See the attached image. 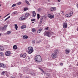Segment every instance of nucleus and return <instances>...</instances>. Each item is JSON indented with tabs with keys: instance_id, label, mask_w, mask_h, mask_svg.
<instances>
[{
	"instance_id": "1",
	"label": "nucleus",
	"mask_w": 78,
	"mask_h": 78,
	"mask_svg": "<svg viewBox=\"0 0 78 78\" xmlns=\"http://www.w3.org/2000/svg\"><path fill=\"white\" fill-rule=\"evenodd\" d=\"M35 60L37 62H41L42 61L41 57L40 55H36L35 57Z\"/></svg>"
},
{
	"instance_id": "2",
	"label": "nucleus",
	"mask_w": 78,
	"mask_h": 78,
	"mask_svg": "<svg viewBox=\"0 0 78 78\" xmlns=\"http://www.w3.org/2000/svg\"><path fill=\"white\" fill-rule=\"evenodd\" d=\"M54 53L52 54L51 55L52 58L53 59L56 58L57 57V53H59V51L57 50H55L54 51Z\"/></svg>"
},
{
	"instance_id": "3",
	"label": "nucleus",
	"mask_w": 78,
	"mask_h": 78,
	"mask_svg": "<svg viewBox=\"0 0 78 78\" xmlns=\"http://www.w3.org/2000/svg\"><path fill=\"white\" fill-rule=\"evenodd\" d=\"M54 33L53 32H45L44 34V36H46L48 37H50V36L52 35V34H53Z\"/></svg>"
},
{
	"instance_id": "4",
	"label": "nucleus",
	"mask_w": 78,
	"mask_h": 78,
	"mask_svg": "<svg viewBox=\"0 0 78 78\" xmlns=\"http://www.w3.org/2000/svg\"><path fill=\"white\" fill-rule=\"evenodd\" d=\"M28 53L29 54H31L34 50H33V48L32 47H29L28 48Z\"/></svg>"
},
{
	"instance_id": "5",
	"label": "nucleus",
	"mask_w": 78,
	"mask_h": 78,
	"mask_svg": "<svg viewBox=\"0 0 78 78\" xmlns=\"http://www.w3.org/2000/svg\"><path fill=\"white\" fill-rule=\"evenodd\" d=\"M73 14V12H70L69 14H66V17H71L72 16Z\"/></svg>"
},
{
	"instance_id": "6",
	"label": "nucleus",
	"mask_w": 78,
	"mask_h": 78,
	"mask_svg": "<svg viewBox=\"0 0 78 78\" xmlns=\"http://www.w3.org/2000/svg\"><path fill=\"white\" fill-rule=\"evenodd\" d=\"M28 71H29V69L25 67L23 69V72L24 73H26L28 72Z\"/></svg>"
},
{
	"instance_id": "7",
	"label": "nucleus",
	"mask_w": 78,
	"mask_h": 78,
	"mask_svg": "<svg viewBox=\"0 0 78 78\" xmlns=\"http://www.w3.org/2000/svg\"><path fill=\"white\" fill-rule=\"evenodd\" d=\"M10 55H11V52L9 51H7L5 53V55L7 56H10Z\"/></svg>"
},
{
	"instance_id": "8",
	"label": "nucleus",
	"mask_w": 78,
	"mask_h": 78,
	"mask_svg": "<svg viewBox=\"0 0 78 78\" xmlns=\"http://www.w3.org/2000/svg\"><path fill=\"white\" fill-rule=\"evenodd\" d=\"M63 28H67V23H65L63 24Z\"/></svg>"
},
{
	"instance_id": "9",
	"label": "nucleus",
	"mask_w": 78,
	"mask_h": 78,
	"mask_svg": "<svg viewBox=\"0 0 78 78\" xmlns=\"http://www.w3.org/2000/svg\"><path fill=\"white\" fill-rule=\"evenodd\" d=\"M48 17H49V18H50V19H53V18H54V15H51L49 14L48 15Z\"/></svg>"
},
{
	"instance_id": "10",
	"label": "nucleus",
	"mask_w": 78,
	"mask_h": 78,
	"mask_svg": "<svg viewBox=\"0 0 78 78\" xmlns=\"http://www.w3.org/2000/svg\"><path fill=\"white\" fill-rule=\"evenodd\" d=\"M56 9V7H52L50 8V11H55Z\"/></svg>"
},
{
	"instance_id": "11",
	"label": "nucleus",
	"mask_w": 78,
	"mask_h": 78,
	"mask_svg": "<svg viewBox=\"0 0 78 78\" xmlns=\"http://www.w3.org/2000/svg\"><path fill=\"white\" fill-rule=\"evenodd\" d=\"M65 51L66 53V54H68V53H70V50L68 49H66Z\"/></svg>"
},
{
	"instance_id": "12",
	"label": "nucleus",
	"mask_w": 78,
	"mask_h": 78,
	"mask_svg": "<svg viewBox=\"0 0 78 78\" xmlns=\"http://www.w3.org/2000/svg\"><path fill=\"white\" fill-rule=\"evenodd\" d=\"M32 13L33 14L32 16L33 17L36 16V12H35V11L32 12Z\"/></svg>"
},
{
	"instance_id": "13",
	"label": "nucleus",
	"mask_w": 78,
	"mask_h": 78,
	"mask_svg": "<svg viewBox=\"0 0 78 78\" xmlns=\"http://www.w3.org/2000/svg\"><path fill=\"white\" fill-rule=\"evenodd\" d=\"M4 50V48L2 46H0V51H3Z\"/></svg>"
},
{
	"instance_id": "14",
	"label": "nucleus",
	"mask_w": 78,
	"mask_h": 78,
	"mask_svg": "<svg viewBox=\"0 0 78 78\" xmlns=\"http://www.w3.org/2000/svg\"><path fill=\"white\" fill-rule=\"evenodd\" d=\"M13 47L14 50H16V49H17V46L16 45H14Z\"/></svg>"
},
{
	"instance_id": "15",
	"label": "nucleus",
	"mask_w": 78,
	"mask_h": 78,
	"mask_svg": "<svg viewBox=\"0 0 78 78\" xmlns=\"http://www.w3.org/2000/svg\"><path fill=\"white\" fill-rule=\"evenodd\" d=\"M23 38L24 39H28V36L27 35H24L23 36Z\"/></svg>"
},
{
	"instance_id": "16",
	"label": "nucleus",
	"mask_w": 78,
	"mask_h": 78,
	"mask_svg": "<svg viewBox=\"0 0 78 78\" xmlns=\"http://www.w3.org/2000/svg\"><path fill=\"white\" fill-rule=\"evenodd\" d=\"M7 27H8V25L6 24L4 26V27H3V29H4V30H6Z\"/></svg>"
},
{
	"instance_id": "17",
	"label": "nucleus",
	"mask_w": 78,
	"mask_h": 78,
	"mask_svg": "<svg viewBox=\"0 0 78 78\" xmlns=\"http://www.w3.org/2000/svg\"><path fill=\"white\" fill-rule=\"evenodd\" d=\"M38 68L39 69L41 70V71L42 72V73H45V72H44V70L42 69L41 68Z\"/></svg>"
},
{
	"instance_id": "18",
	"label": "nucleus",
	"mask_w": 78,
	"mask_h": 78,
	"mask_svg": "<svg viewBox=\"0 0 78 78\" xmlns=\"http://www.w3.org/2000/svg\"><path fill=\"white\" fill-rule=\"evenodd\" d=\"M0 67H5V66L3 63H0Z\"/></svg>"
},
{
	"instance_id": "19",
	"label": "nucleus",
	"mask_w": 78,
	"mask_h": 78,
	"mask_svg": "<svg viewBox=\"0 0 78 78\" xmlns=\"http://www.w3.org/2000/svg\"><path fill=\"white\" fill-rule=\"evenodd\" d=\"M26 17H29L30 16V13H26L25 14Z\"/></svg>"
},
{
	"instance_id": "20",
	"label": "nucleus",
	"mask_w": 78,
	"mask_h": 78,
	"mask_svg": "<svg viewBox=\"0 0 78 78\" xmlns=\"http://www.w3.org/2000/svg\"><path fill=\"white\" fill-rule=\"evenodd\" d=\"M26 25H24L22 26L21 27V29H24V28H26Z\"/></svg>"
},
{
	"instance_id": "21",
	"label": "nucleus",
	"mask_w": 78,
	"mask_h": 78,
	"mask_svg": "<svg viewBox=\"0 0 78 78\" xmlns=\"http://www.w3.org/2000/svg\"><path fill=\"white\" fill-rule=\"evenodd\" d=\"M15 28L16 29V30H17V29L18 28V26H17V25L15 24Z\"/></svg>"
},
{
	"instance_id": "22",
	"label": "nucleus",
	"mask_w": 78,
	"mask_h": 78,
	"mask_svg": "<svg viewBox=\"0 0 78 78\" xmlns=\"http://www.w3.org/2000/svg\"><path fill=\"white\" fill-rule=\"evenodd\" d=\"M41 31H42V29H40L38 30L37 33H40Z\"/></svg>"
},
{
	"instance_id": "23",
	"label": "nucleus",
	"mask_w": 78,
	"mask_h": 78,
	"mask_svg": "<svg viewBox=\"0 0 78 78\" xmlns=\"http://www.w3.org/2000/svg\"><path fill=\"white\" fill-rule=\"evenodd\" d=\"M17 14V11H15L12 13V14H13V15H15V14Z\"/></svg>"
},
{
	"instance_id": "24",
	"label": "nucleus",
	"mask_w": 78,
	"mask_h": 78,
	"mask_svg": "<svg viewBox=\"0 0 78 78\" xmlns=\"http://www.w3.org/2000/svg\"><path fill=\"white\" fill-rule=\"evenodd\" d=\"M37 19L38 20H39L40 19V15L39 14H37Z\"/></svg>"
},
{
	"instance_id": "25",
	"label": "nucleus",
	"mask_w": 78,
	"mask_h": 78,
	"mask_svg": "<svg viewBox=\"0 0 78 78\" xmlns=\"http://www.w3.org/2000/svg\"><path fill=\"white\" fill-rule=\"evenodd\" d=\"M20 20H25L24 19V18H23V17L22 16L20 18Z\"/></svg>"
},
{
	"instance_id": "26",
	"label": "nucleus",
	"mask_w": 78,
	"mask_h": 78,
	"mask_svg": "<svg viewBox=\"0 0 78 78\" xmlns=\"http://www.w3.org/2000/svg\"><path fill=\"white\" fill-rule=\"evenodd\" d=\"M27 56V54L25 53L23 55V58H25V57H26V56Z\"/></svg>"
},
{
	"instance_id": "27",
	"label": "nucleus",
	"mask_w": 78,
	"mask_h": 78,
	"mask_svg": "<svg viewBox=\"0 0 78 78\" xmlns=\"http://www.w3.org/2000/svg\"><path fill=\"white\" fill-rule=\"evenodd\" d=\"M10 18V16H9L6 19H5L4 21H6L7 20H8V19H9Z\"/></svg>"
},
{
	"instance_id": "28",
	"label": "nucleus",
	"mask_w": 78,
	"mask_h": 78,
	"mask_svg": "<svg viewBox=\"0 0 78 78\" xmlns=\"http://www.w3.org/2000/svg\"><path fill=\"white\" fill-rule=\"evenodd\" d=\"M22 17L24 18V20H26L27 19V18L26 17V16H22Z\"/></svg>"
},
{
	"instance_id": "29",
	"label": "nucleus",
	"mask_w": 78,
	"mask_h": 78,
	"mask_svg": "<svg viewBox=\"0 0 78 78\" xmlns=\"http://www.w3.org/2000/svg\"><path fill=\"white\" fill-rule=\"evenodd\" d=\"M32 32H34V33H35L36 30V29H35L34 28L32 30Z\"/></svg>"
},
{
	"instance_id": "30",
	"label": "nucleus",
	"mask_w": 78,
	"mask_h": 78,
	"mask_svg": "<svg viewBox=\"0 0 78 78\" xmlns=\"http://www.w3.org/2000/svg\"><path fill=\"white\" fill-rule=\"evenodd\" d=\"M16 6V4H13L12 6V7H14Z\"/></svg>"
},
{
	"instance_id": "31",
	"label": "nucleus",
	"mask_w": 78,
	"mask_h": 78,
	"mask_svg": "<svg viewBox=\"0 0 78 78\" xmlns=\"http://www.w3.org/2000/svg\"><path fill=\"white\" fill-rule=\"evenodd\" d=\"M28 9V8H24V11H27Z\"/></svg>"
},
{
	"instance_id": "32",
	"label": "nucleus",
	"mask_w": 78,
	"mask_h": 78,
	"mask_svg": "<svg viewBox=\"0 0 78 78\" xmlns=\"http://www.w3.org/2000/svg\"><path fill=\"white\" fill-rule=\"evenodd\" d=\"M0 56H3V53L0 52Z\"/></svg>"
},
{
	"instance_id": "33",
	"label": "nucleus",
	"mask_w": 78,
	"mask_h": 78,
	"mask_svg": "<svg viewBox=\"0 0 78 78\" xmlns=\"http://www.w3.org/2000/svg\"><path fill=\"white\" fill-rule=\"evenodd\" d=\"M11 31H9L7 32V34H11Z\"/></svg>"
},
{
	"instance_id": "34",
	"label": "nucleus",
	"mask_w": 78,
	"mask_h": 78,
	"mask_svg": "<svg viewBox=\"0 0 78 78\" xmlns=\"http://www.w3.org/2000/svg\"><path fill=\"white\" fill-rule=\"evenodd\" d=\"M5 72L3 71L2 73L1 74L2 75H5Z\"/></svg>"
},
{
	"instance_id": "35",
	"label": "nucleus",
	"mask_w": 78,
	"mask_h": 78,
	"mask_svg": "<svg viewBox=\"0 0 78 78\" xmlns=\"http://www.w3.org/2000/svg\"><path fill=\"white\" fill-rule=\"evenodd\" d=\"M25 2L26 3H27V4H28V5H29V4H30L29 3V2H28V1H25Z\"/></svg>"
},
{
	"instance_id": "36",
	"label": "nucleus",
	"mask_w": 78,
	"mask_h": 78,
	"mask_svg": "<svg viewBox=\"0 0 78 78\" xmlns=\"http://www.w3.org/2000/svg\"><path fill=\"white\" fill-rule=\"evenodd\" d=\"M38 12H41V8H39L38 9Z\"/></svg>"
},
{
	"instance_id": "37",
	"label": "nucleus",
	"mask_w": 78,
	"mask_h": 78,
	"mask_svg": "<svg viewBox=\"0 0 78 78\" xmlns=\"http://www.w3.org/2000/svg\"><path fill=\"white\" fill-rule=\"evenodd\" d=\"M20 4H21V2H20L17 3V5H20Z\"/></svg>"
},
{
	"instance_id": "38",
	"label": "nucleus",
	"mask_w": 78,
	"mask_h": 78,
	"mask_svg": "<svg viewBox=\"0 0 78 78\" xmlns=\"http://www.w3.org/2000/svg\"><path fill=\"white\" fill-rule=\"evenodd\" d=\"M43 20V18L42 17L41 19V20H40L41 22H42Z\"/></svg>"
},
{
	"instance_id": "39",
	"label": "nucleus",
	"mask_w": 78,
	"mask_h": 78,
	"mask_svg": "<svg viewBox=\"0 0 78 78\" xmlns=\"http://www.w3.org/2000/svg\"><path fill=\"white\" fill-rule=\"evenodd\" d=\"M46 75L48 76H50V74H49V73H47Z\"/></svg>"
},
{
	"instance_id": "40",
	"label": "nucleus",
	"mask_w": 78,
	"mask_h": 78,
	"mask_svg": "<svg viewBox=\"0 0 78 78\" xmlns=\"http://www.w3.org/2000/svg\"><path fill=\"white\" fill-rule=\"evenodd\" d=\"M31 20L32 22H33V21H35V20H36V19H31Z\"/></svg>"
},
{
	"instance_id": "41",
	"label": "nucleus",
	"mask_w": 78,
	"mask_h": 78,
	"mask_svg": "<svg viewBox=\"0 0 78 78\" xmlns=\"http://www.w3.org/2000/svg\"><path fill=\"white\" fill-rule=\"evenodd\" d=\"M40 42H41V41H37L36 42V43H39Z\"/></svg>"
},
{
	"instance_id": "42",
	"label": "nucleus",
	"mask_w": 78,
	"mask_h": 78,
	"mask_svg": "<svg viewBox=\"0 0 78 78\" xmlns=\"http://www.w3.org/2000/svg\"><path fill=\"white\" fill-rule=\"evenodd\" d=\"M30 73L31 75H35V74H34V73Z\"/></svg>"
},
{
	"instance_id": "43",
	"label": "nucleus",
	"mask_w": 78,
	"mask_h": 78,
	"mask_svg": "<svg viewBox=\"0 0 78 78\" xmlns=\"http://www.w3.org/2000/svg\"><path fill=\"white\" fill-rule=\"evenodd\" d=\"M32 42L33 44H34V43H35V40H33L32 41Z\"/></svg>"
},
{
	"instance_id": "44",
	"label": "nucleus",
	"mask_w": 78,
	"mask_h": 78,
	"mask_svg": "<svg viewBox=\"0 0 78 78\" xmlns=\"http://www.w3.org/2000/svg\"><path fill=\"white\" fill-rule=\"evenodd\" d=\"M45 30H48V27H47L46 28H45Z\"/></svg>"
},
{
	"instance_id": "45",
	"label": "nucleus",
	"mask_w": 78,
	"mask_h": 78,
	"mask_svg": "<svg viewBox=\"0 0 78 78\" xmlns=\"http://www.w3.org/2000/svg\"><path fill=\"white\" fill-rule=\"evenodd\" d=\"M20 57H23V55H22V54H21V55H20Z\"/></svg>"
},
{
	"instance_id": "46",
	"label": "nucleus",
	"mask_w": 78,
	"mask_h": 78,
	"mask_svg": "<svg viewBox=\"0 0 78 78\" xmlns=\"http://www.w3.org/2000/svg\"><path fill=\"white\" fill-rule=\"evenodd\" d=\"M60 66H63V63H61L60 64Z\"/></svg>"
},
{
	"instance_id": "47",
	"label": "nucleus",
	"mask_w": 78,
	"mask_h": 78,
	"mask_svg": "<svg viewBox=\"0 0 78 78\" xmlns=\"http://www.w3.org/2000/svg\"><path fill=\"white\" fill-rule=\"evenodd\" d=\"M10 14V13H8L6 15V16H9V15Z\"/></svg>"
},
{
	"instance_id": "48",
	"label": "nucleus",
	"mask_w": 78,
	"mask_h": 78,
	"mask_svg": "<svg viewBox=\"0 0 78 78\" xmlns=\"http://www.w3.org/2000/svg\"><path fill=\"white\" fill-rule=\"evenodd\" d=\"M11 78H15V77L13 76H12L11 77Z\"/></svg>"
},
{
	"instance_id": "49",
	"label": "nucleus",
	"mask_w": 78,
	"mask_h": 78,
	"mask_svg": "<svg viewBox=\"0 0 78 78\" xmlns=\"http://www.w3.org/2000/svg\"><path fill=\"white\" fill-rule=\"evenodd\" d=\"M58 2H60V1H61V0H57Z\"/></svg>"
},
{
	"instance_id": "50",
	"label": "nucleus",
	"mask_w": 78,
	"mask_h": 78,
	"mask_svg": "<svg viewBox=\"0 0 78 78\" xmlns=\"http://www.w3.org/2000/svg\"><path fill=\"white\" fill-rule=\"evenodd\" d=\"M33 58V56H30V58Z\"/></svg>"
},
{
	"instance_id": "51",
	"label": "nucleus",
	"mask_w": 78,
	"mask_h": 78,
	"mask_svg": "<svg viewBox=\"0 0 78 78\" xmlns=\"http://www.w3.org/2000/svg\"><path fill=\"white\" fill-rule=\"evenodd\" d=\"M6 76H8H8H9V75H8V74H7V75H6Z\"/></svg>"
},
{
	"instance_id": "52",
	"label": "nucleus",
	"mask_w": 78,
	"mask_h": 78,
	"mask_svg": "<svg viewBox=\"0 0 78 78\" xmlns=\"http://www.w3.org/2000/svg\"><path fill=\"white\" fill-rule=\"evenodd\" d=\"M7 16H6V15L5 16H4V18H5V17H6Z\"/></svg>"
},
{
	"instance_id": "53",
	"label": "nucleus",
	"mask_w": 78,
	"mask_h": 78,
	"mask_svg": "<svg viewBox=\"0 0 78 78\" xmlns=\"http://www.w3.org/2000/svg\"><path fill=\"white\" fill-rule=\"evenodd\" d=\"M2 33H0V36H1V35H2Z\"/></svg>"
},
{
	"instance_id": "54",
	"label": "nucleus",
	"mask_w": 78,
	"mask_h": 78,
	"mask_svg": "<svg viewBox=\"0 0 78 78\" xmlns=\"http://www.w3.org/2000/svg\"><path fill=\"white\" fill-rule=\"evenodd\" d=\"M32 23H34V22H32Z\"/></svg>"
},
{
	"instance_id": "55",
	"label": "nucleus",
	"mask_w": 78,
	"mask_h": 78,
	"mask_svg": "<svg viewBox=\"0 0 78 78\" xmlns=\"http://www.w3.org/2000/svg\"><path fill=\"white\" fill-rule=\"evenodd\" d=\"M28 58L29 59H30V57H28Z\"/></svg>"
},
{
	"instance_id": "56",
	"label": "nucleus",
	"mask_w": 78,
	"mask_h": 78,
	"mask_svg": "<svg viewBox=\"0 0 78 78\" xmlns=\"http://www.w3.org/2000/svg\"><path fill=\"white\" fill-rule=\"evenodd\" d=\"M77 66H78V62L77 64Z\"/></svg>"
},
{
	"instance_id": "57",
	"label": "nucleus",
	"mask_w": 78,
	"mask_h": 78,
	"mask_svg": "<svg viewBox=\"0 0 78 78\" xmlns=\"http://www.w3.org/2000/svg\"><path fill=\"white\" fill-rule=\"evenodd\" d=\"M1 17H2V16H0V18H1Z\"/></svg>"
},
{
	"instance_id": "58",
	"label": "nucleus",
	"mask_w": 78,
	"mask_h": 78,
	"mask_svg": "<svg viewBox=\"0 0 78 78\" xmlns=\"http://www.w3.org/2000/svg\"><path fill=\"white\" fill-rule=\"evenodd\" d=\"M69 67H71V66H69Z\"/></svg>"
},
{
	"instance_id": "59",
	"label": "nucleus",
	"mask_w": 78,
	"mask_h": 78,
	"mask_svg": "<svg viewBox=\"0 0 78 78\" xmlns=\"http://www.w3.org/2000/svg\"><path fill=\"white\" fill-rule=\"evenodd\" d=\"M1 6V4H0V6Z\"/></svg>"
},
{
	"instance_id": "60",
	"label": "nucleus",
	"mask_w": 78,
	"mask_h": 78,
	"mask_svg": "<svg viewBox=\"0 0 78 78\" xmlns=\"http://www.w3.org/2000/svg\"><path fill=\"white\" fill-rule=\"evenodd\" d=\"M50 0H48V1H50Z\"/></svg>"
},
{
	"instance_id": "61",
	"label": "nucleus",
	"mask_w": 78,
	"mask_h": 78,
	"mask_svg": "<svg viewBox=\"0 0 78 78\" xmlns=\"http://www.w3.org/2000/svg\"><path fill=\"white\" fill-rule=\"evenodd\" d=\"M41 74H42V75H43V74H42V73H41Z\"/></svg>"
}]
</instances>
